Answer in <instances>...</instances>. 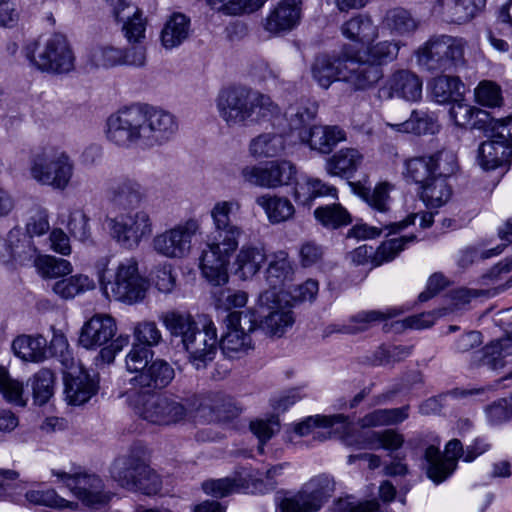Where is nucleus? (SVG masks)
Segmentation results:
<instances>
[{"mask_svg": "<svg viewBox=\"0 0 512 512\" xmlns=\"http://www.w3.org/2000/svg\"><path fill=\"white\" fill-rule=\"evenodd\" d=\"M106 137L114 145L153 148L169 142L178 131L170 112L148 105H133L111 114L106 123Z\"/></svg>", "mask_w": 512, "mask_h": 512, "instance_id": "nucleus-1", "label": "nucleus"}, {"mask_svg": "<svg viewBox=\"0 0 512 512\" xmlns=\"http://www.w3.org/2000/svg\"><path fill=\"white\" fill-rule=\"evenodd\" d=\"M240 208L241 205L236 200L218 201L210 211L213 230L201 253L199 266L203 276L213 285L219 286L228 281L227 266L230 257L237 250L244 234L242 226L231 217Z\"/></svg>", "mask_w": 512, "mask_h": 512, "instance_id": "nucleus-2", "label": "nucleus"}, {"mask_svg": "<svg viewBox=\"0 0 512 512\" xmlns=\"http://www.w3.org/2000/svg\"><path fill=\"white\" fill-rule=\"evenodd\" d=\"M220 118L228 127L245 126L248 122L279 116L281 109L269 95L245 86L222 89L216 98Z\"/></svg>", "mask_w": 512, "mask_h": 512, "instance_id": "nucleus-3", "label": "nucleus"}, {"mask_svg": "<svg viewBox=\"0 0 512 512\" xmlns=\"http://www.w3.org/2000/svg\"><path fill=\"white\" fill-rule=\"evenodd\" d=\"M107 266L108 258H102L97 265L100 288L107 299L134 304L145 298L149 283L139 274L135 259L121 262L113 280Z\"/></svg>", "mask_w": 512, "mask_h": 512, "instance_id": "nucleus-4", "label": "nucleus"}, {"mask_svg": "<svg viewBox=\"0 0 512 512\" xmlns=\"http://www.w3.org/2000/svg\"><path fill=\"white\" fill-rule=\"evenodd\" d=\"M30 64L42 72L53 75L69 74L75 70L76 56L68 38L54 33L41 41L33 40L24 47Z\"/></svg>", "mask_w": 512, "mask_h": 512, "instance_id": "nucleus-5", "label": "nucleus"}, {"mask_svg": "<svg viewBox=\"0 0 512 512\" xmlns=\"http://www.w3.org/2000/svg\"><path fill=\"white\" fill-rule=\"evenodd\" d=\"M29 172L33 180L56 190H65L74 174L70 156L54 147H43L32 152Z\"/></svg>", "mask_w": 512, "mask_h": 512, "instance_id": "nucleus-6", "label": "nucleus"}, {"mask_svg": "<svg viewBox=\"0 0 512 512\" xmlns=\"http://www.w3.org/2000/svg\"><path fill=\"white\" fill-rule=\"evenodd\" d=\"M465 45L462 38L433 35L417 49V63L432 73L451 72L463 65Z\"/></svg>", "mask_w": 512, "mask_h": 512, "instance_id": "nucleus-7", "label": "nucleus"}, {"mask_svg": "<svg viewBox=\"0 0 512 512\" xmlns=\"http://www.w3.org/2000/svg\"><path fill=\"white\" fill-rule=\"evenodd\" d=\"M135 413L148 423L160 426L176 424L187 416V408L175 398L151 393L127 396Z\"/></svg>", "mask_w": 512, "mask_h": 512, "instance_id": "nucleus-8", "label": "nucleus"}, {"mask_svg": "<svg viewBox=\"0 0 512 512\" xmlns=\"http://www.w3.org/2000/svg\"><path fill=\"white\" fill-rule=\"evenodd\" d=\"M249 314L257 320L256 328L270 336L281 337L294 323L289 301L275 291L261 293L256 312Z\"/></svg>", "mask_w": 512, "mask_h": 512, "instance_id": "nucleus-9", "label": "nucleus"}, {"mask_svg": "<svg viewBox=\"0 0 512 512\" xmlns=\"http://www.w3.org/2000/svg\"><path fill=\"white\" fill-rule=\"evenodd\" d=\"M226 332L221 336L219 348L229 359H239L254 349L250 332L256 329L257 320L249 313L234 311L227 315Z\"/></svg>", "mask_w": 512, "mask_h": 512, "instance_id": "nucleus-10", "label": "nucleus"}, {"mask_svg": "<svg viewBox=\"0 0 512 512\" xmlns=\"http://www.w3.org/2000/svg\"><path fill=\"white\" fill-rule=\"evenodd\" d=\"M334 481L327 475H318L306 482L301 489L284 497L278 505L279 512H318L331 498Z\"/></svg>", "mask_w": 512, "mask_h": 512, "instance_id": "nucleus-11", "label": "nucleus"}, {"mask_svg": "<svg viewBox=\"0 0 512 512\" xmlns=\"http://www.w3.org/2000/svg\"><path fill=\"white\" fill-rule=\"evenodd\" d=\"M106 223L111 237L119 245L129 249L138 247L153 231L152 219L145 210L107 217Z\"/></svg>", "mask_w": 512, "mask_h": 512, "instance_id": "nucleus-12", "label": "nucleus"}, {"mask_svg": "<svg viewBox=\"0 0 512 512\" xmlns=\"http://www.w3.org/2000/svg\"><path fill=\"white\" fill-rule=\"evenodd\" d=\"M52 474L62 481L76 498L91 509L105 506L112 498V493L104 490V483L96 474L68 473L57 470H53Z\"/></svg>", "mask_w": 512, "mask_h": 512, "instance_id": "nucleus-13", "label": "nucleus"}, {"mask_svg": "<svg viewBox=\"0 0 512 512\" xmlns=\"http://www.w3.org/2000/svg\"><path fill=\"white\" fill-rule=\"evenodd\" d=\"M296 174L295 165L287 160L270 161L265 166H246L241 170L245 182L263 188L289 185Z\"/></svg>", "mask_w": 512, "mask_h": 512, "instance_id": "nucleus-14", "label": "nucleus"}, {"mask_svg": "<svg viewBox=\"0 0 512 512\" xmlns=\"http://www.w3.org/2000/svg\"><path fill=\"white\" fill-rule=\"evenodd\" d=\"M199 229L195 220H188L160 234L152 241L153 249L167 258H183L191 250L192 238Z\"/></svg>", "mask_w": 512, "mask_h": 512, "instance_id": "nucleus-15", "label": "nucleus"}, {"mask_svg": "<svg viewBox=\"0 0 512 512\" xmlns=\"http://www.w3.org/2000/svg\"><path fill=\"white\" fill-rule=\"evenodd\" d=\"M174 377L175 370L171 364L163 359H155L140 374L129 379L130 388L126 395L157 393L169 386Z\"/></svg>", "mask_w": 512, "mask_h": 512, "instance_id": "nucleus-16", "label": "nucleus"}, {"mask_svg": "<svg viewBox=\"0 0 512 512\" xmlns=\"http://www.w3.org/2000/svg\"><path fill=\"white\" fill-rule=\"evenodd\" d=\"M463 454L462 443L458 439L450 440L442 455L439 448L430 445L425 449L426 474L435 484L445 481L457 467V461Z\"/></svg>", "mask_w": 512, "mask_h": 512, "instance_id": "nucleus-17", "label": "nucleus"}, {"mask_svg": "<svg viewBox=\"0 0 512 512\" xmlns=\"http://www.w3.org/2000/svg\"><path fill=\"white\" fill-rule=\"evenodd\" d=\"M217 329L212 321L193 333L183 348L189 354L190 363L197 369H204L213 361L217 348Z\"/></svg>", "mask_w": 512, "mask_h": 512, "instance_id": "nucleus-18", "label": "nucleus"}, {"mask_svg": "<svg viewBox=\"0 0 512 512\" xmlns=\"http://www.w3.org/2000/svg\"><path fill=\"white\" fill-rule=\"evenodd\" d=\"M105 193L108 202L120 210L139 206L147 196L144 186L135 178L127 176L109 180Z\"/></svg>", "mask_w": 512, "mask_h": 512, "instance_id": "nucleus-19", "label": "nucleus"}, {"mask_svg": "<svg viewBox=\"0 0 512 512\" xmlns=\"http://www.w3.org/2000/svg\"><path fill=\"white\" fill-rule=\"evenodd\" d=\"M147 471L145 448L135 444L126 456L115 460L111 468V474L119 485L127 490L135 489L138 478Z\"/></svg>", "mask_w": 512, "mask_h": 512, "instance_id": "nucleus-20", "label": "nucleus"}, {"mask_svg": "<svg viewBox=\"0 0 512 512\" xmlns=\"http://www.w3.org/2000/svg\"><path fill=\"white\" fill-rule=\"evenodd\" d=\"M383 78V70L370 60H361L346 54L343 81L354 90H367Z\"/></svg>", "mask_w": 512, "mask_h": 512, "instance_id": "nucleus-21", "label": "nucleus"}, {"mask_svg": "<svg viewBox=\"0 0 512 512\" xmlns=\"http://www.w3.org/2000/svg\"><path fill=\"white\" fill-rule=\"evenodd\" d=\"M485 6V0H437L432 12L448 24H464L472 20Z\"/></svg>", "mask_w": 512, "mask_h": 512, "instance_id": "nucleus-22", "label": "nucleus"}, {"mask_svg": "<svg viewBox=\"0 0 512 512\" xmlns=\"http://www.w3.org/2000/svg\"><path fill=\"white\" fill-rule=\"evenodd\" d=\"M379 96L386 99L397 96L406 101L416 102L422 97V80L409 70H399L379 89Z\"/></svg>", "mask_w": 512, "mask_h": 512, "instance_id": "nucleus-23", "label": "nucleus"}, {"mask_svg": "<svg viewBox=\"0 0 512 512\" xmlns=\"http://www.w3.org/2000/svg\"><path fill=\"white\" fill-rule=\"evenodd\" d=\"M117 331L115 320L109 315H95L81 329L79 343L86 349L106 345Z\"/></svg>", "mask_w": 512, "mask_h": 512, "instance_id": "nucleus-24", "label": "nucleus"}, {"mask_svg": "<svg viewBox=\"0 0 512 512\" xmlns=\"http://www.w3.org/2000/svg\"><path fill=\"white\" fill-rule=\"evenodd\" d=\"M345 140V131L336 125H313L301 133V142L321 154H329L338 143Z\"/></svg>", "mask_w": 512, "mask_h": 512, "instance_id": "nucleus-25", "label": "nucleus"}, {"mask_svg": "<svg viewBox=\"0 0 512 512\" xmlns=\"http://www.w3.org/2000/svg\"><path fill=\"white\" fill-rule=\"evenodd\" d=\"M295 268L286 251L280 250L269 256L268 266L265 270L266 283L270 289L282 295V289L293 281Z\"/></svg>", "mask_w": 512, "mask_h": 512, "instance_id": "nucleus-26", "label": "nucleus"}, {"mask_svg": "<svg viewBox=\"0 0 512 512\" xmlns=\"http://www.w3.org/2000/svg\"><path fill=\"white\" fill-rule=\"evenodd\" d=\"M498 135L499 131L492 134L491 139L481 143L478 149V162L485 170H492L512 161L511 142L507 138L501 139Z\"/></svg>", "mask_w": 512, "mask_h": 512, "instance_id": "nucleus-27", "label": "nucleus"}, {"mask_svg": "<svg viewBox=\"0 0 512 512\" xmlns=\"http://www.w3.org/2000/svg\"><path fill=\"white\" fill-rule=\"evenodd\" d=\"M301 0H282L267 16L265 29L277 34L293 29L300 22Z\"/></svg>", "mask_w": 512, "mask_h": 512, "instance_id": "nucleus-28", "label": "nucleus"}, {"mask_svg": "<svg viewBox=\"0 0 512 512\" xmlns=\"http://www.w3.org/2000/svg\"><path fill=\"white\" fill-rule=\"evenodd\" d=\"M247 476H249L248 469L241 467L231 477L204 481L202 489L206 494L216 498H223L240 491L250 492Z\"/></svg>", "mask_w": 512, "mask_h": 512, "instance_id": "nucleus-29", "label": "nucleus"}, {"mask_svg": "<svg viewBox=\"0 0 512 512\" xmlns=\"http://www.w3.org/2000/svg\"><path fill=\"white\" fill-rule=\"evenodd\" d=\"M345 58L346 54L340 57L317 56L311 67L313 78L325 89L334 81L343 80Z\"/></svg>", "mask_w": 512, "mask_h": 512, "instance_id": "nucleus-30", "label": "nucleus"}, {"mask_svg": "<svg viewBox=\"0 0 512 512\" xmlns=\"http://www.w3.org/2000/svg\"><path fill=\"white\" fill-rule=\"evenodd\" d=\"M318 113V104L310 99H301L294 104L289 105L285 110L284 116L291 131H297L301 140V133L309 130L314 124Z\"/></svg>", "mask_w": 512, "mask_h": 512, "instance_id": "nucleus-31", "label": "nucleus"}, {"mask_svg": "<svg viewBox=\"0 0 512 512\" xmlns=\"http://www.w3.org/2000/svg\"><path fill=\"white\" fill-rule=\"evenodd\" d=\"M159 319L170 336L179 338L183 346L199 327L194 317L185 311L170 310L162 313Z\"/></svg>", "mask_w": 512, "mask_h": 512, "instance_id": "nucleus-32", "label": "nucleus"}, {"mask_svg": "<svg viewBox=\"0 0 512 512\" xmlns=\"http://www.w3.org/2000/svg\"><path fill=\"white\" fill-rule=\"evenodd\" d=\"M383 25L393 35L409 36L418 30L420 20L411 10L397 6L386 11L383 18Z\"/></svg>", "mask_w": 512, "mask_h": 512, "instance_id": "nucleus-33", "label": "nucleus"}, {"mask_svg": "<svg viewBox=\"0 0 512 512\" xmlns=\"http://www.w3.org/2000/svg\"><path fill=\"white\" fill-rule=\"evenodd\" d=\"M363 161L355 148H343L327 158L325 170L331 176L352 177Z\"/></svg>", "mask_w": 512, "mask_h": 512, "instance_id": "nucleus-34", "label": "nucleus"}, {"mask_svg": "<svg viewBox=\"0 0 512 512\" xmlns=\"http://www.w3.org/2000/svg\"><path fill=\"white\" fill-rule=\"evenodd\" d=\"M65 397L70 405H83L98 391L97 382L87 374L65 376Z\"/></svg>", "mask_w": 512, "mask_h": 512, "instance_id": "nucleus-35", "label": "nucleus"}, {"mask_svg": "<svg viewBox=\"0 0 512 512\" xmlns=\"http://www.w3.org/2000/svg\"><path fill=\"white\" fill-rule=\"evenodd\" d=\"M341 32L350 41L363 45L370 44L378 37V27L369 16L362 14L344 22Z\"/></svg>", "mask_w": 512, "mask_h": 512, "instance_id": "nucleus-36", "label": "nucleus"}, {"mask_svg": "<svg viewBox=\"0 0 512 512\" xmlns=\"http://www.w3.org/2000/svg\"><path fill=\"white\" fill-rule=\"evenodd\" d=\"M512 355V328L502 337L491 341L482 350L481 363L492 370L503 368L505 358Z\"/></svg>", "mask_w": 512, "mask_h": 512, "instance_id": "nucleus-37", "label": "nucleus"}, {"mask_svg": "<svg viewBox=\"0 0 512 512\" xmlns=\"http://www.w3.org/2000/svg\"><path fill=\"white\" fill-rule=\"evenodd\" d=\"M453 194L447 179L434 177L419 188L420 199L429 209H438L449 202Z\"/></svg>", "mask_w": 512, "mask_h": 512, "instance_id": "nucleus-38", "label": "nucleus"}, {"mask_svg": "<svg viewBox=\"0 0 512 512\" xmlns=\"http://www.w3.org/2000/svg\"><path fill=\"white\" fill-rule=\"evenodd\" d=\"M47 340L42 335H22L14 339V353L25 361L41 362L46 358Z\"/></svg>", "mask_w": 512, "mask_h": 512, "instance_id": "nucleus-39", "label": "nucleus"}, {"mask_svg": "<svg viewBox=\"0 0 512 512\" xmlns=\"http://www.w3.org/2000/svg\"><path fill=\"white\" fill-rule=\"evenodd\" d=\"M464 84L458 77L439 76L431 82V96L439 104L454 103L463 96Z\"/></svg>", "mask_w": 512, "mask_h": 512, "instance_id": "nucleus-40", "label": "nucleus"}, {"mask_svg": "<svg viewBox=\"0 0 512 512\" xmlns=\"http://www.w3.org/2000/svg\"><path fill=\"white\" fill-rule=\"evenodd\" d=\"M256 204L265 211L272 224L285 222L295 213L293 204L285 197L262 195L256 198Z\"/></svg>", "mask_w": 512, "mask_h": 512, "instance_id": "nucleus-41", "label": "nucleus"}, {"mask_svg": "<svg viewBox=\"0 0 512 512\" xmlns=\"http://www.w3.org/2000/svg\"><path fill=\"white\" fill-rule=\"evenodd\" d=\"M285 150V139L278 133H262L249 143V152L254 158H272Z\"/></svg>", "mask_w": 512, "mask_h": 512, "instance_id": "nucleus-42", "label": "nucleus"}, {"mask_svg": "<svg viewBox=\"0 0 512 512\" xmlns=\"http://www.w3.org/2000/svg\"><path fill=\"white\" fill-rule=\"evenodd\" d=\"M189 35V19L180 13L173 14L161 32L162 45L167 49L179 46Z\"/></svg>", "mask_w": 512, "mask_h": 512, "instance_id": "nucleus-43", "label": "nucleus"}, {"mask_svg": "<svg viewBox=\"0 0 512 512\" xmlns=\"http://www.w3.org/2000/svg\"><path fill=\"white\" fill-rule=\"evenodd\" d=\"M267 260L265 249L260 246L244 245L236 257L238 271L245 278L254 276Z\"/></svg>", "mask_w": 512, "mask_h": 512, "instance_id": "nucleus-44", "label": "nucleus"}, {"mask_svg": "<svg viewBox=\"0 0 512 512\" xmlns=\"http://www.w3.org/2000/svg\"><path fill=\"white\" fill-rule=\"evenodd\" d=\"M389 126L399 132L417 135L434 134L437 129L436 119L425 111H413L408 119L400 123H389Z\"/></svg>", "mask_w": 512, "mask_h": 512, "instance_id": "nucleus-45", "label": "nucleus"}, {"mask_svg": "<svg viewBox=\"0 0 512 512\" xmlns=\"http://www.w3.org/2000/svg\"><path fill=\"white\" fill-rule=\"evenodd\" d=\"M391 189L392 185L390 183L381 182L374 188L360 187L357 194L373 211L387 214L390 211L391 197L389 193Z\"/></svg>", "mask_w": 512, "mask_h": 512, "instance_id": "nucleus-46", "label": "nucleus"}, {"mask_svg": "<svg viewBox=\"0 0 512 512\" xmlns=\"http://www.w3.org/2000/svg\"><path fill=\"white\" fill-rule=\"evenodd\" d=\"M417 218V214L413 213L408 215L404 220L399 222H390L388 224H384L382 227L369 226L367 224H359L353 226L349 231L347 236L353 237L357 239H374L379 237L383 230H388V234L397 233L409 225L415 223Z\"/></svg>", "mask_w": 512, "mask_h": 512, "instance_id": "nucleus-47", "label": "nucleus"}, {"mask_svg": "<svg viewBox=\"0 0 512 512\" xmlns=\"http://www.w3.org/2000/svg\"><path fill=\"white\" fill-rule=\"evenodd\" d=\"M95 284L83 274L62 278L52 285V291L60 298L68 300L86 291L94 289Z\"/></svg>", "mask_w": 512, "mask_h": 512, "instance_id": "nucleus-48", "label": "nucleus"}, {"mask_svg": "<svg viewBox=\"0 0 512 512\" xmlns=\"http://www.w3.org/2000/svg\"><path fill=\"white\" fill-rule=\"evenodd\" d=\"M289 466V463L284 462L270 467L262 477L259 471H252L248 469L249 476V488L251 493H267L273 491L277 487V478L283 474L285 468Z\"/></svg>", "mask_w": 512, "mask_h": 512, "instance_id": "nucleus-49", "label": "nucleus"}, {"mask_svg": "<svg viewBox=\"0 0 512 512\" xmlns=\"http://www.w3.org/2000/svg\"><path fill=\"white\" fill-rule=\"evenodd\" d=\"M314 216L318 222L329 229H337L352 222L350 213L336 203L316 208Z\"/></svg>", "mask_w": 512, "mask_h": 512, "instance_id": "nucleus-50", "label": "nucleus"}, {"mask_svg": "<svg viewBox=\"0 0 512 512\" xmlns=\"http://www.w3.org/2000/svg\"><path fill=\"white\" fill-rule=\"evenodd\" d=\"M0 394L13 405L24 407L27 404L23 382L13 378L3 366H0Z\"/></svg>", "mask_w": 512, "mask_h": 512, "instance_id": "nucleus-51", "label": "nucleus"}, {"mask_svg": "<svg viewBox=\"0 0 512 512\" xmlns=\"http://www.w3.org/2000/svg\"><path fill=\"white\" fill-rule=\"evenodd\" d=\"M35 266L38 273L44 279L64 278L73 271L72 265L68 260L50 255L37 257Z\"/></svg>", "mask_w": 512, "mask_h": 512, "instance_id": "nucleus-52", "label": "nucleus"}, {"mask_svg": "<svg viewBox=\"0 0 512 512\" xmlns=\"http://www.w3.org/2000/svg\"><path fill=\"white\" fill-rule=\"evenodd\" d=\"M399 314L397 309H388L386 311L368 310L361 311L350 318L351 323L355 326H348L345 328L347 333L355 334L358 332L368 330L373 324L381 322L390 318H394Z\"/></svg>", "mask_w": 512, "mask_h": 512, "instance_id": "nucleus-53", "label": "nucleus"}, {"mask_svg": "<svg viewBox=\"0 0 512 512\" xmlns=\"http://www.w3.org/2000/svg\"><path fill=\"white\" fill-rule=\"evenodd\" d=\"M30 381L34 402L40 406L46 404L54 394V373L43 368L34 374Z\"/></svg>", "mask_w": 512, "mask_h": 512, "instance_id": "nucleus-54", "label": "nucleus"}, {"mask_svg": "<svg viewBox=\"0 0 512 512\" xmlns=\"http://www.w3.org/2000/svg\"><path fill=\"white\" fill-rule=\"evenodd\" d=\"M26 500L33 505L47 506L51 508L75 510L78 503L68 501L60 497L55 490H28L25 493Z\"/></svg>", "mask_w": 512, "mask_h": 512, "instance_id": "nucleus-55", "label": "nucleus"}, {"mask_svg": "<svg viewBox=\"0 0 512 512\" xmlns=\"http://www.w3.org/2000/svg\"><path fill=\"white\" fill-rule=\"evenodd\" d=\"M121 48L111 45H101L94 47L89 54L88 64L92 68L109 69L121 66Z\"/></svg>", "mask_w": 512, "mask_h": 512, "instance_id": "nucleus-56", "label": "nucleus"}, {"mask_svg": "<svg viewBox=\"0 0 512 512\" xmlns=\"http://www.w3.org/2000/svg\"><path fill=\"white\" fill-rule=\"evenodd\" d=\"M405 176L410 178L419 188L434 178L429 156L414 157L405 162Z\"/></svg>", "mask_w": 512, "mask_h": 512, "instance_id": "nucleus-57", "label": "nucleus"}, {"mask_svg": "<svg viewBox=\"0 0 512 512\" xmlns=\"http://www.w3.org/2000/svg\"><path fill=\"white\" fill-rule=\"evenodd\" d=\"M401 41L398 40H383L373 45L368 46L367 55L369 60L378 65L394 61L401 48Z\"/></svg>", "mask_w": 512, "mask_h": 512, "instance_id": "nucleus-58", "label": "nucleus"}, {"mask_svg": "<svg viewBox=\"0 0 512 512\" xmlns=\"http://www.w3.org/2000/svg\"><path fill=\"white\" fill-rule=\"evenodd\" d=\"M154 352L143 343H133L130 351L126 355V369L130 373L140 374L152 361Z\"/></svg>", "mask_w": 512, "mask_h": 512, "instance_id": "nucleus-59", "label": "nucleus"}, {"mask_svg": "<svg viewBox=\"0 0 512 512\" xmlns=\"http://www.w3.org/2000/svg\"><path fill=\"white\" fill-rule=\"evenodd\" d=\"M415 240L416 236L412 234L384 241L376 250L374 257L376 265L394 260L405 249L406 244Z\"/></svg>", "mask_w": 512, "mask_h": 512, "instance_id": "nucleus-60", "label": "nucleus"}, {"mask_svg": "<svg viewBox=\"0 0 512 512\" xmlns=\"http://www.w3.org/2000/svg\"><path fill=\"white\" fill-rule=\"evenodd\" d=\"M434 177L448 179L458 169L457 156L453 151L440 150L429 156Z\"/></svg>", "mask_w": 512, "mask_h": 512, "instance_id": "nucleus-61", "label": "nucleus"}, {"mask_svg": "<svg viewBox=\"0 0 512 512\" xmlns=\"http://www.w3.org/2000/svg\"><path fill=\"white\" fill-rule=\"evenodd\" d=\"M475 99L482 106L499 107L503 102L501 87L496 82L482 80L475 88Z\"/></svg>", "mask_w": 512, "mask_h": 512, "instance_id": "nucleus-62", "label": "nucleus"}, {"mask_svg": "<svg viewBox=\"0 0 512 512\" xmlns=\"http://www.w3.org/2000/svg\"><path fill=\"white\" fill-rule=\"evenodd\" d=\"M217 10H227L233 14L251 13L258 10L267 0H203Z\"/></svg>", "mask_w": 512, "mask_h": 512, "instance_id": "nucleus-63", "label": "nucleus"}, {"mask_svg": "<svg viewBox=\"0 0 512 512\" xmlns=\"http://www.w3.org/2000/svg\"><path fill=\"white\" fill-rule=\"evenodd\" d=\"M380 505L377 500H366L363 502H355L351 497L337 500L331 512H378Z\"/></svg>", "mask_w": 512, "mask_h": 512, "instance_id": "nucleus-64", "label": "nucleus"}]
</instances>
